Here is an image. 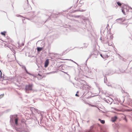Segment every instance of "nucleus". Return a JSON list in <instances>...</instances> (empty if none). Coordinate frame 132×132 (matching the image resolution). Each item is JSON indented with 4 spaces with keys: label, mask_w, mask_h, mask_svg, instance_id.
Instances as JSON below:
<instances>
[{
    "label": "nucleus",
    "mask_w": 132,
    "mask_h": 132,
    "mask_svg": "<svg viewBox=\"0 0 132 132\" xmlns=\"http://www.w3.org/2000/svg\"><path fill=\"white\" fill-rule=\"evenodd\" d=\"M32 85H27L26 86V90H32Z\"/></svg>",
    "instance_id": "1"
},
{
    "label": "nucleus",
    "mask_w": 132,
    "mask_h": 132,
    "mask_svg": "<svg viewBox=\"0 0 132 132\" xmlns=\"http://www.w3.org/2000/svg\"><path fill=\"white\" fill-rule=\"evenodd\" d=\"M49 64V60L48 59H47L46 60L45 62L44 65L45 67V68L47 67L48 66V65Z\"/></svg>",
    "instance_id": "2"
},
{
    "label": "nucleus",
    "mask_w": 132,
    "mask_h": 132,
    "mask_svg": "<svg viewBox=\"0 0 132 132\" xmlns=\"http://www.w3.org/2000/svg\"><path fill=\"white\" fill-rule=\"evenodd\" d=\"M14 121L15 122V124L16 125H18V118L17 117V116H16L15 117H14Z\"/></svg>",
    "instance_id": "3"
},
{
    "label": "nucleus",
    "mask_w": 132,
    "mask_h": 132,
    "mask_svg": "<svg viewBox=\"0 0 132 132\" xmlns=\"http://www.w3.org/2000/svg\"><path fill=\"white\" fill-rule=\"evenodd\" d=\"M117 119V117L116 116H115L114 117H112L111 118L112 121L113 122H114L116 121Z\"/></svg>",
    "instance_id": "4"
},
{
    "label": "nucleus",
    "mask_w": 132,
    "mask_h": 132,
    "mask_svg": "<svg viewBox=\"0 0 132 132\" xmlns=\"http://www.w3.org/2000/svg\"><path fill=\"white\" fill-rule=\"evenodd\" d=\"M125 20H123L122 19V18L118 19L117 20V22H119V21L121 22H123Z\"/></svg>",
    "instance_id": "5"
},
{
    "label": "nucleus",
    "mask_w": 132,
    "mask_h": 132,
    "mask_svg": "<svg viewBox=\"0 0 132 132\" xmlns=\"http://www.w3.org/2000/svg\"><path fill=\"white\" fill-rule=\"evenodd\" d=\"M98 120L99 121L101 122L103 124L104 123H105L104 120H101L100 119H98Z\"/></svg>",
    "instance_id": "6"
},
{
    "label": "nucleus",
    "mask_w": 132,
    "mask_h": 132,
    "mask_svg": "<svg viewBox=\"0 0 132 132\" xmlns=\"http://www.w3.org/2000/svg\"><path fill=\"white\" fill-rule=\"evenodd\" d=\"M43 49L41 47H38L37 48V51L38 52L42 50H43Z\"/></svg>",
    "instance_id": "7"
},
{
    "label": "nucleus",
    "mask_w": 132,
    "mask_h": 132,
    "mask_svg": "<svg viewBox=\"0 0 132 132\" xmlns=\"http://www.w3.org/2000/svg\"><path fill=\"white\" fill-rule=\"evenodd\" d=\"M6 33V32L5 31L3 32H2L1 33V34L2 35L4 36H5L6 35L5 34Z\"/></svg>",
    "instance_id": "8"
},
{
    "label": "nucleus",
    "mask_w": 132,
    "mask_h": 132,
    "mask_svg": "<svg viewBox=\"0 0 132 132\" xmlns=\"http://www.w3.org/2000/svg\"><path fill=\"white\" fill-rule=\"evenodd\" d=\"M117 4L119 6H121V3H120L119 2H117Z\"/></svg>",
    "instance_id": "9"
},
{
    "label": "nucleus",
    "mask_w": 132,
    "mask_h": 132,
    "mask_svg": "<svg viewBox=\"0 0 132 132\" xmlns=\"http://www.w3.org/2000/svg\"><path fill=\"white\" fill-rule=\"evenodd\" d=\"M4 96V94H1V95H0V98H2V97H3V96Z\"/></svg>",
    "instance_id": "10"
},
{
    "label": "nucleus",
    "mask_w": 132,
    "mask_h": 132,
    "mask_svg": "<svg viewBox=\"0 0 132 132\" xmlns=\"http://www.w3.org/2000/svg\"><path fill=\"white\" fill-rule=\"evenodd\" d=\"M122 12H123V13L124 14H125V12L124 11V10L123 9H122Z\"/></svg>",
    "instance_id": "11"
},
{
    "label": "nucleus",
    "mask_w": 132,
    "mask_h": 132,
    "mask_svg": "<svg viewBox=\"0 0 132 132\" xmlns=\"http://www.w3.org/2000/svg\"><path fill=\"white\" fill-rule=\"evenodd\" d=\"M68 52V51L67 50H65L64 52L63 53H67Z\"/></svg>",
    "instance_id": "12"
},
{
    "label": "nucleus",
    "mask_w": 132,
    "mask_h": 132,
    "mask_svg": "<svg viewBox=\"0 0 132 132\" xmlns=\"http://www.w3.org/2000/svg\"><path fill=\"white\" fill-rule=\"evenodd\" d=\"M26 72L28 74H29V75H30V73H29L28 71H27V70L26 69Z\"/></svg>",
    "instance_id": "13"
},
{
    "label": "nucleus",
    "mask_w": 132,
    "mask_h": 132,
    "mask_svg": "<svg viewBox=\"0 0 132 132\" xmlns=\"http://www.w3.org/2000/svg\"><path fill=\"white\" fill-rule=\"evenodd\" d=\"M76 96H78V97H79V95H78L77 94H76Z\"/></svg>",
    "instance_id": "14"
},
{
    "label": "nucleus",
    "mask_w": 132,
    "mask_h": 132,
    "mask_svg": "<svg viewBox=\"0 0 132 132\" xmlns=\"http://www.w3.org/2000/svg\"><path fill=\"white\" fill-rule=\"evenodd\" d=\"M16 16H17V17H19V16H21L20 15H16Z\"/></svg>",
    "instance_id": "15"
},
{
    "label": "nucleus",
    "mask_w": 132,
    "mask_h": 132,
    "mask_svg": "<svg viewBox=\"0 0 132 132\" xmlns=\"http://www.w3.org/2000/svg\"><path fill=\"white\" fill-rule=\"evenodd\" d=\"M38 75L39 76H42L40 74H39V73L38 74Z\"/></svg>",
    "instance_id": "16"
},
{
    "label": "nucleus",
    "mask_w": 132,
    "mask_h": 132,
    "mask_svg": "<svg viewBox=\"0 0 132 132\" xmlns=\"http://www.w3.org/2000/svg\"><path fill=\"white\" fill-rule=\"evenodd\" d=\"M100 55H101V56L103 58H104V57H103V56H102V54H100Z\"/></svg>",
    "instance_id": "17"
},
{
    "label": "nucleus",
    "mask_w": 132,
    "mask_h": 132,
    "mask_svg": "<svg viewBox=\"0 0 132 132\" xmlns=\"http://www.w3.org/2000/svg\"><path fill=\"white\" fill-rule=\"evenodd\" d=\"M46 77V76H44L43 77H42V78H43V77Z\"/></svg>",
    "instance_id": "18"
}]
</instances>
